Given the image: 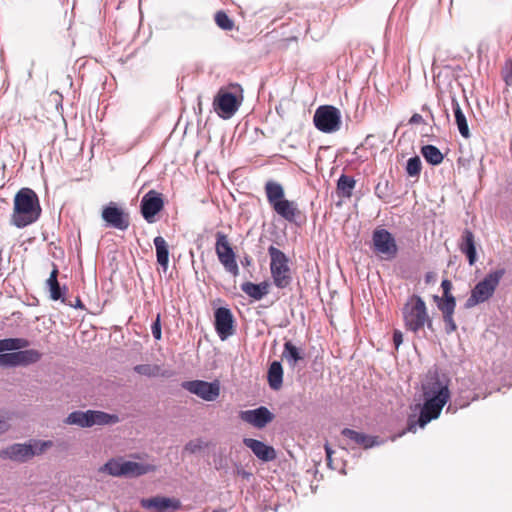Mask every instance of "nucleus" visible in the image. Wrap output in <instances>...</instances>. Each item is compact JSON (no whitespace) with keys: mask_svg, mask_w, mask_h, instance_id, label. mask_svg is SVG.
Wrapping results in <instances>:
<instances>
[{"mask_svg":"<svg viewBox=\"0 0 512 512\" xmlns=\"http://www.w3.org/2000/svg\"><path fill=\"white\" fill-rule=\"evenodd\" d=\"M38 195L31 188H21L14 196L11 222L18 228H24L36 222L41 215Z\"/></svg>","mask_w":512,"mask_h":512,"instance_id":"f257e3e1","label":"nucleus"},{"mask_svg":"<svg viewBox=\"0 0 512 512\" xmlns=\"http://www.w3.org/2000/svg\"><path fill=\"white\" fill-rule=\"evenodd\" d=\"M267 201L271 208L288 222H295L300 215L296 202L286 199L284 187L276 181L269 180L264 186Z\"/></svg>","mask_w":512,"mask_h":512,"instance_id":"f03ea898","label":"nucleus"},{"mask_svg":"<svg viewBox=\"0 0 512 512\" xmlns=\"http://www.w3.org/2000/svg\"><path fill=\"white\" fill-rule=\"evenodd\" d=\"M404 326L407 330L417 333L425 326L432 327L426 303L418 295H411L402 308Z\"/></svg>","mask_w":512,"mask_h":512,"instance_id":"7ed1b4c3","label":"nucleus"},{"mask_svg":"<svg viewBox=\"0 0 512 512\" xmlns=\"http://www.w3.org/2000/svg\"><path fill=\"white\" fill-rule=\"evenodd\" d=\"M243 101V89L237 83L227 88H220L213 100V108L222 119L231 118L239 109Z\"/></svg>","mask_w":512,"mask_h":512,"instance_id":"20e7f679","label":"nucleus"},{"mask_svg":"<svg viewBox=\"0 0 512 512\" xmlns=\"http://www.w3.org/2000/svg\"><path fill=\"white\" fill-rule=\"evenodd\" d=\"M504 275V269H497L486 274L471 290V294L466 300L465 307L470 309L490 300Z\"/></svg>","mask_w":512,"mask_h":512,"instance_id":"39448f33","label":"nucleus"},{"mask_svg":"<svg viewBox=\"0 0 512 512\" xmlns=\"http://www.w3.org/2000/svg\"><path fill=\"white\" fill-rule=\"evenodd\" d=\"M270 256V272L274 285L284 289L292 283V272L289 267V259L284 252L275 246L268 248Z\"/></svg>","mask_w":512,"mask_h":512,"instance_id":"423d86ee","label":"nucleus"},{"mask_svg":"<svg viewBox=\"0 0 512 512\" xmlns=\"http://www.w3.org/2000/svg\"><path fill=\"white\" fill-rule=\"evenodd\" d=\"M64 422L68 425L86 428L94 425L115 424L119 422V417L115 414L97 410L74 411L67 416Z\"/></svg>","mask_w":512,"mask_h":512,"instance_id":"0eeeda50","label":"nucleus"},{"mask_svg":"<svg viewBox=\"0 0 512 512\" xmlns=\"http://www.w3.org/2000/svg\"><path fill=\"white\" fill-rule=\"evenodd\" d=\"M424 399L425 402L420 410L419 417L417 419L415 415L408 417L406 431L415 433L417 426L424 428L430 421L439 417L443 407L448 402L444 398L441 400L424 397Z\"/></svg>","mask_w":512,"mask_h":512,"instance_id":"6e6552de","label":"nucleus"},{"mask_svg":"<svg viewBox=\"0 0 512 512\" xmlns=\"http://www.w3.org/2000/svg\"><path fill=\"white\" fill-rule=\"evenodd\" d=\"M155 470V465L123 461L122 459H111L101 468V471L107 472L112 476L130 477L141 476Z\"/></svg>","mask_w":512,"mask_h":512,"instance_id":"1a4fd4ad","label":"nucleus"},{"mask_svg":"<svg viewBox=\"0 0 512 512\" xmlns=\"http://www.w3.org/2000/svg\"><path fill=\"white\" fill-rule=\"evenodd\" d=\"M313 123L323 133H335L342 124L340 110L331 105L319 106L314 113Z\"/></svg>","mask_w":512,"mask_h":512,"instance_id":"9d476101","label":"nucleus"},{"mask_svg":"<svg viewBox=\"0 0 512 512\" xmlns=\"http://www.w3.org/2000/svg\"><path fill=\"white\" fill-rule=\"evenodd\" d=\"M215 252L224 269L232 276H238L240 271L236 254L229 242L228 236L223 232L216 233Z\"/></svg>","mask_w":512,"mask_h":512,"instance_id":"9b49d317","label":"nucleus"},{"mask_svg":"<svg viewBox=\"0 0 512 512\" xmlns=\"http://www.w3.org/2000/svg\"><path fill=\"white\" fill-rule=\"evenodd\" d=\"M372 245L374 253L384 260H392L397 256L398 247L395 238L386 229L376 228L373 231Z\"/></svg>","mask_w":512,"mask_h":512,"instance_id":"f8f14e48","label":"nucleus"},{"mask_svg":"<svg viewBox=\"0 0 512 512\" xmlns=\"http://www.w3.org/2000/svg\"><path fill=\"white\" fill-rule=\"evenodd\" d=\"M422 391L424 397L443 399L449 401V379L445 375L438 373H430L426 376L422 384Z\"/></svg>","mask_w":512,"mask_h":512,"instance_id":"ddd939ff","label":"nucleus"},{"mask_svg":"<svg viewBox=\"0 0 512 512\" xmlns=\"http://www.w3.org/2000/svg\"><path fill=\"white\" fill-rule=\"evenodd\" d=\"M29 346V341L24 338H6L0 340V366H18L16 350Z\"/></svg>","mask_w":512,"mask_h":512,"instance_id":"4468645a","label":"nucleus"},{"mask_svg":"<svg viewBox=\"0 0 512 512\" xmlns=\"http://www.w3.org/2000/svg\"><path fill=\"white\" fill-rule=\"evenodd\" d=\"M182 387L208 402L215 401L220 395V382L218 380L213 382L203 380L185 381L182 383Z\"/></svg>","mask_w":512,"mask_h":512,"instance_id":"2eb2a0df","label":"nucleus"},{"mask_svg":"<svg viewBox=\"0 0 512 512\" xmlns=\"http://www.w3.org/2000/svg\"><path fill=\"white\" fill-rule=\"evenodd\" d=\"M141 213L148 223L155 221V216L164 208L163 195L156 190H149L141 199Z\"/></svg>","mask_w":512,"mask_h":512,"instance_id":"dca6fc26","label":"nucleus"},{"mask_svg":"<svg viewBox=\"0 0 512 512\" xmlns=\"http://www.w3.org/2000/svg\"><path fill=\"white\" fill-rule=\"evenodd\" d=\"M102 218L109 227L124 231L130 225L129 215L111 202L102 210Z\"/></svg>","mask_w":512,"mask_h":512,"instance_id":"f3484780","label":"nucleus"},{"mask_svg":"<svg viewBox=\"0 0 512 512\" xmlns=\"http://www.w3.org/2000/svg\"><path fill=\"white\" fill-rule=\"evenodd\" d=\"M240 419L255 428L262 429L274 420V414L265 406L239 413Z\"/></svg>","mask_w":512,"mask_h":512,"instance_id":"a211bd4d","label":"nucleus"},{"mask_svg":"<svg viewBox=\"0 0 512 512\" xmlns=\"http://www.w3.org/2000/svg\"><path fill=\"white\" fill-rule=\"evenodd\" d=\"M215 330L221 340L227 339L234 333V317L229 308L220 307L214 313Z\"/></svg>","mask_w":512,"mask_h":512,"instance_id":"6ab92c4d","label":"nucleus"},{"mask_svg":"<svg viewBox=\"0 0 512 512\" xmlns=\"http://www.w3.org/2000/svg\"><path fill=\"white\" fill-rule=\"evenodd\" d=\"M140 504L143 508L156 512L176 511L181 508V502L178 499L163 496L144 498Z\"/></svg>","mask_w":512,"mask_h":512,"instance_id":"aec40b11","label":"nucleus"},{"mask_svg":"<svg viewBox=\"0 0 512 512\" xmlns=\"http://www.w3.org/2000/svg\"><path fill=\"white\" fill-rule=\"evenodd\" d=\"M243 444L261 461L270 462L275 460L277 457L275 449L260 440L244 438Z\"/></svg>","mask_w":512,"mask_h":512,"instance_id":"412c9836","label":"nucleus"},{"mask_svg":"<svg viewBox=\"0 0 512 512\" xmlns=\"http://www.w3.org/2000/svg\"><path fill=\"white\" fill-rule=\"evenodd\" d=\"M0 458L10 459L16 462H25L33 458L31 445L28 444H13L6 449L0 450Z\"/></svg>","mask_w":512,"mask_h":512,"instance_id":"4be33fe9","label":"nucleus"},{"mask_svg":"<svg viewBox=\"0 0 512 512\" xmlns=\"http://www.w3.org/2000/svg\"><path fill=\"white\" fill-rule=\"evenodd\" d=\"M459 249L462 253H464L470 265H474L477 260V253L475 247V239L474 234L471 230L465 229L461 236V242L459 244Z\"/></svg>","mask_w":512,"mask_h":512,"instance_id":"5701e85b","label":"nucleus"},{"mask_svg":"<svg viewBox=\"0 0 512 512\" xmlns=\"http://www.w3.org/2000/svg\"><path fill=\"white\" fill-rule=\"evenodd\" d=\"M53 269L50 273L49 278L46 280V286L49 289L50 298L54 301L61 300L63 303H65V298L63 297V291H66L67 288L64 286L63 288L60 287V284L58 282V274L59 270L56 264L52 263Z\"/></svg>","mask_w":512,"mask_h":512,"instance_id":"b1692460","label":"nucleus"},{"mask_svg":"<svg viewBox=\"0 0 512 512\" xmlns=\"http://www.w3.org/2000/svg\"><path fill=\"white\" fill-rule=\"evenodd\" d=\"M269 287L270 284L267 281H263L259 284L247 281L242 283L241 290L250 298L254 300H261L269 293Z\"/></svg>","mask_w":512,"mask_h":512,"instance_id":"393cba45","label":"nucleus"},{"mask_svg":"<svg viewBox=\"0 0 512 512\" xmlns=\"http://www.w3.org/2000/svg\"><path fill=\"white\" fill-rule=\"evenodd\" d=\"M154 245L156 249L157 262L163 270L166 271L169 263V246L162 236L154 238Z\"/></svg>","mask_w":512,"mask_h":512,"instance_id":"a878e982","label":"nucleus"},{"mask_svg":"<svg viewBox=\"0 0 512 512\" xmlns=\"http://www.w3.org/2000/svg\"><path fill=\"white\" fill-rule=\"evenodd\" d=\"M268 384L272 390H279L283 384V369L282 365L278 361H274L271 363L268 374H267Z\"/></svg>","mask_w":512,"mask_h":512,"instance_id":"bb28decb","label":"nucleus"},{"mask_svg":"<svg viewBox=\"0 0 512 512\" xmlns=\"http://www.w3.org/2000/svg\"><path fill=\"white\" fill-rule=\"evenodd\" d=\"M452 109L454 112L455 121H456L458 130H459V133L461 134L462 137H464L466 139L469 138L470 130L468 127L467 119H466L458 101L455 98L452 99Z\"/></svg>","mask_w":512,"mask_h":512,"instance_id":"cd10ccee","label":"nucleus"},{"mask_svg":"<svg viewBox=\"0 0 512 512\" xmlns=\"http://www.w3.org/2000/svg\"><path fill=\"white\" fill-rule=\"evenodd\" d=\"M342 435L351 440L354 444L361 446L363 448H369L372 447L374 444V441L371 439V437L365 435L364 433L345 428L342 430Z\"/></svg>","mask_w":512,"mask_h":512,"instance_id":"c85d7f7f","label":"nucleus"},{"mask_svg":"<svg viewBox=\"0 0 512 512\" xmlns=\"http://www.w3.org/2000/svg\"><path fill=\"white\" fill-rule=\"evenodd\" d=\"M282 357L291 367H295L298 361L304 359V355L291 341L285 342Z\"/></svg>","mask_w":512,"mask_h":512,"instance_id":"c756f323","label":"nucleus"},{"mask_svg":"<svg viewBox=\"0 0 512 512\" xmlns=\"http://www.w3.org/2000/svg\"><path fill=\"white\" fill-rule=\"evenodd\" d=\"M18 366H27L38 362L42 354L35 349L16 350Z\"/></svg>","mask_w":512,"mask_h":512,"instance_id":"7c9ffc66","label":"nucleus"},{"mask_svg":"<svg viewBox=\"0 0 512 512\" xmlns=\"http://www.w3.org/2000/svg\"><path fill=\"white\" fill-rule=\"evenodd\" d=\"M421 153L425 160L432 165H439L443 161V154L434 145H425L421 148Z\"/></svg>","mask_w":512,"mask_h":512,"instance_id":"2f4dec72","label":"nucleus"},{"mask_svg":"<svg viewBox=\"0 0 512 512\" xmlns=\"http://www.w3.org/2000/svg\"><path fill=\"white\" fill-rule=\"evenodd\" d=\"M355 180L347 175H341L337 181V190L344 197H351L352 191L355 187Z\"/></svg>","mask_w":512,"mask_h":512,"instance_id":"473e14b6","label":"nucleus"},{"mask_svg":"<svg viewBox=\"0 0 512 512\" xmlns=\"http://www.w3.org/2000/svg\"><path fill=\"white\" fill-rule=\"evenodd\" d=\"M214 20L217 26L222 30L231 31L234 29V21L222 10L216 12Z\"/></svg>","mask_w":512,"mask_h":512,"instance_id":"72a5a7b5","label":"nucleus"},{"mask_svg":"<svg viewBox=\"0 0 512 512\" xmlns=\"http://www.w3.org/2000/svg\"><path fill=\"white\" fill-rule=\"evenodd\" d=\"M456 307V300L454 296L443 297L442 301L438 304V308L443 315L454 314Z\"/></svg>","mask_w":512,"mask_h":512,"instance_id":"f704fd0d","label":"nucleus"},{"mask_svg":"<svg viewBox=\"0 0 512 512\" xmlns=\"http://www.w3.org/2000/svg\"><path fill=\"white\" fill-rule=\"evenodd\" d=\"M29 445H31V449L33 452V457H34L35 455H41L47 449L51 448L53 446V442L51 440H46V441L34 440Z\"/></svg>","mask_w":512,"mask_h":512,"instance_id":"c9c22d12","label":"nucleus"},{"mask_svg":"<svg viewBox=\"0 0 512 512\" xmlns=\"http://www.w3.org/2000/svg\"><path fill=\"white\" fill-rule=\"evenodd\" d=\"M421 168V160L418 156L412 157L407 161L406 171L409 176H418Z\"/></svg>","mask_w":512,"mask_h":512,"instance_id":"e433bc0d","label":"nucleus"},{"mask_svg":"<svg viewBox=\"0 0 512 512\" xmlns=\"http://www.w3.org/2000/svg\"><path fill=\"white\" fill-rule=\"evenodd\" d=\"M206 447H208V443H205L201 439H194V440L189 441L185 445L184 450L190 454H195Z\"/></svg>","mask_w":512,"mask_h":512,"instance_id":"4c0bfd02","label":"nucleus"},{"mask_svg":"<svg viewBox=\"0 0 512 512\" xmlns=\"http://www.w3.org/2000/svg\"><path fill=\"white\" fill-rule=\"evenodd\" d=\"M134 370H135V372H137L140 375H145V376L150 377V376H156L158 374L159 367L152 366L149 364H140V365H136L134 367Z\"/></svg>","mask_w":512,"mask_h":512,"instance_id":"58836bf2","label":"nucleus"},{"mask_svg":"<svg viewBox=\"0 0 512 512\" xmlns=\"http://www.w3.org/2000/svg\"><path fill=\"white\" fill-rule=\"evenodd\" d=\"M501 76L505 84L512 87V58L505 62V66L501 71Z\"/></svg>","mask_w":512,"mask_h":512,"instance_id":"ea45409f","label":"nucleus"},{"mask_svg":"<svg viewBox=\"0 0 512 512\" xmlns=\"http://www.w3.org/2000/svg\"><path fill=\"white\" fill-rule=\"evenodd\" d=\"M151 330H152V334H153L154 338L156 340H160L161 337H162V332H161V316H160V314H158L156 316V319H155V321L153 322V324L151 326Z\"/></svg>","mask_w":512,"mask_h":512,"instance_id":"a19ab883","label":"nucleus"},{"mask_svg":"<svg viewBox=\"0 0 512 512\" xmlns=\"http://www.w3.org/2000/svg\"><path fill=\"white\" fill-rule=\"evenodd\" d=\"M443 320L446 324V331L448 333L454 332L457 329V326L453 319V314L443 315Z\"/></svg>","mask_w":512,"mask_h":512,"instance_id":"79ce46f5","label":"nucleus"},{"mask_svg":"<svg viewBox=\"0 0 512 512\" xmlns=\"http://www.w3.org/2000/svg\"><path fill=\"white\" fill-rule=\"evenodd\" d=\"M441 287L443 289V297H449V296H453L450 291L452 289V283L450 280L448 279H445L442 281L441 283Z\"/></svg>","mask_w":512,"mask_h":512,"instance_id":"37998d69","label":"nucleus"},{"mask_svg":"<svg viewBox=\"0 0 512 512\" xmlns=\"http://www.w3.org/2000/svg\"><path fill=\"white\" fill-rule=\"evenodd\" d=\"M393 342H394V345H395L396 349H398V347L403 342V335H402L401 331H399V330H395L394 331V333H393Z\"/></svg>","mask_w":512,"mask_h":512,"instance_id":"c03bdc74","label":"nucleus"},{"mask_svg":"<svg viewBox=\"0 0 512 512\" xmlns=\"http://www.w3.org/2000/svg\"><path fill=\"white\" fill-rule=\"evenodd\" d=\"M10 428V425L7 419L3 416H0V435L5 433Z\"/></svg>","mask_w":512,"mask_h":512,"instance_id":"a18cd8bd","label":"nucleus"},{"mask_svg":"<svg viewBox=\"0 0 512 512\" xmlns=\"http://www.w3.org/2000/svg\"><path fill=\"white\" fill-rule=\"evenodd\" d=\"M409 123L410 124H422V123H424V119H423L422 115L415 113L409 119Z\"/></svg>","mask_w":512,"mask_h":512,"instance_id":"49530a36","label":"nucleus"},{"mask_svg":"<svg viewBox=\"0 0 512 512\" xmlns=\"http://www.w3.org/2000/svg\"><path fill=\"white\" fill-rule=\"evenodd\" d=\"M236 474L240 477H242L243 479H249L251 476H252V473L244 470L243 468L241 467H238L237 470H236Z\"/></svg>","mask_w":512,"mask_h":512,"instance_id":"de8ad7c7","label":"nucleus"},{"mask_svg":"<svg viewBox=\"0 0 512 512\" xmlns=\"http://www.w3.org/2000/svg\"><path fill=\"white\" fill-rule=\"evenodd\" d=\"M325 452H326L327 461L330 462L333 450L331 449V447L328 444L325 445Z\"/></svg>","mask_w":512,"mask_h":512,"instance_id":"09e8293b","label":"nucleus"},{"mask_svg":"<svg viewBox=\"0 0 512 512\" xmlns=\"http://www.w3.org/2000/svg\"><path fill=\"white\" fill-rule=\"evenodd\" d=\"M74 307L80 308V309L84 308V305L82 304V301L79 298H77L76 304L74 305Z\"/></svg>","mask_w":512,"mask_h":512,"instance_id":"8fccbe9b","label":"nucleus"},{"mask_svg":"<svg viewBox=\"0 0 512 512\" xmlns=\"http://www.w3.org/2000/svg\"><path fill=\"white\" fill-rule=\"evenodd\" d=\"M250 261H251V260H250L248 257H246V258H245V264H246V265H249V264H250Z\"/></svg>","mask_w":512,"mask_h":512,"instance_id":"3c124183","label":"nucleus"},{"mask_svg":"<svg viewBox=\"0 0 512 512\" xmlns=\"http://www.w3.org/2000/svg\"><path fill=\"white\" fill-rule=\"evenodd\" d=\"M212 512H226L225 509H220V510H213Z\"/></svg>","mask_w":512,"mask_h":512,"instance_id":"603ef678","label":"nucleus"},{"mask_svg":"<svg viewBox=\"0 0 512 512\" xmlns=\"http://www.w3.org/2000/svg\"><path fill=\"white\" fill-rule=\"evenodd\" d=\"M427 281L431 280V277L429 274L426 275Z\"/></svg>","mask_w":512,"mask_h":512,"instance_id":"864d4df0","label":"nucleus"},{"mask_svg":"<svg viewBox=\"0 0 512 512\" xmlns=\"http://www.w3.org/2000/svg\"><path fill=\"white\" fill-rule=\"evenodd\" d=\"M427 281L431 280V277L429 274L426 275Z\"/></svg>","mask_w":512,"mask_h":512,"instance_id":"5fc2aeb1","label":"nucleus"}]
</instances>
